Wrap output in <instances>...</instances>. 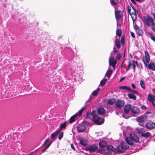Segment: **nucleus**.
Here are the masks:
<instances>
[{
  "mask_svg": "<svg viewBox=\"0 0 155 155\" xmlns=\"http://www.w3.org/2000/svg\"><path fill=\"white\" fill-rule=\"evenodd\" d=\"M86 108V107H83L78 111L79 113L78 114L79 117H80L82 115L83 111Z\"/></svg>",
  "mask_w": 155,
  "mask_h": 155,
  "instance_id": "obj_31",
  "label": "nucleus"
},
{
  "mask_svg": "<svg viewBox=\"0 0 155 155\" xmlns=\"http://www.w3.org/2000/svg\"><path fill=\"white\" fill-rule=\"evenodd\" d=\"M134 4L136 5V2L134 0H130Z\"/></svg>",
  "mask_w": 155,
  "mask_h": 155,
  "instance_id": "obj_62",
  "label": "nucleus"
},
{
  "mask_svg": "<svg viewBox=\"0 0 155 155\" xmlns=\"http://www.w3.org/2000/svg\"><path fill=\"white\" fill-rule=\"evenodd\" d=\"M120 42L122 45H123L124 43V36L123 35L121 36L120 38Z\"/></svg>",
  "mask_w": 155,
  "mask_h": 155,
  "instance_id": "obj_40",
  "label": "nucleus"
},
{
  "mask_svg": "<svg viewBox=\"0 0 155 155\" xmlns=\"http://www.w3.org/2000/svg\"><path fill=\"white\" fill-rule=\"evenodd\" d=\"M151 133L150 132H147L146 133L144 134H142L141 135L143 137H148L150 136Z\"/></svg>",
  "mask_w": 155,
  "mask_h": 155,
  "instance_id": "obj_29",
  "label": "nucleus"
},
{
  "mask_svg": "<svg viewBox=\"0 0 155 155\" xmlns=\"http://www.w3.org/2000/svg\"><path fill=\"white\" fill-rule=\"evenodd\" d=\"M131 65H132V64H131V62H130V61H129L128 63V68H130L131 67Z\"/></svg>",
  "mask_w": 155,
  "mask_h": 155,
  "instance_id": "obj_55",
  "label": "nucleus"
},
{
  "mask_svg": "<svg viewBox=\"0 0 155 155\" xmlns=\"http://www.w3.org/2000/svg\"><path fill=\"white\" fill-rule=\"evenodd\" d=\"M147 100L150 102H155V95H153L151 94H149L148 95Z\"/></svg>",
  "mask_w": 155,
  "mask_h": 155,
  "instance_id": "obj_15",
  "label": "nucleus"
},
{
  "mask_svg": "<svg viewBox=\"0 0 155 155\" xmlns=\"http://www.w3.org/2000/svg\"><path fill=\"white\" fill-rule=\"evenodd\" d=\"M151 15H153V17L154 18V19L155 20V13H151Z\"/></svg>",
  "mask_w": 155,
  "mask_h": 155,
  "instance_id": "obj_63",
  "label": "nucleus"
},
{
  "mask_svg": "<svg viewBox=\"0 0 155 155\" xmlns=\"http://www.w3.org/2000/svg\"><path fill=\"white\" fill-rule=\"evenodd\" d=\"M145 127L146 128L150 130L154 129L155 128V123L149 121L146 123Z\"/></svg>",
  "mask_w": 155,
  "mask_h": 155,
  "instance_id": "obj_8",
  "label": "nucleus"
},
{
  "mask_svg": "<svg viewBox=\"0 0 155 155\" xmlns=\"http://www.w3.org/2000/svg\"><path fill=\"white\" fill-rule=\"evenodd\" d=\"M127 8V9H128V13L130 15H131V7L130 6L128 5Z\"/></svg>",
  "mask_w": 155,
  "mask_h": 155,
  "instance_id": "obj_46",
  "label": "nucleus"
},
{
  "mask_svg": "<svg viewBox=\"0 0 155 155\" xmlns=\"http://www.w3.org/2000/svg\"><path fill=\"white\" fill-rule=\"evenodd\" d=\"M117 62V61L116 60L114 59V57H110L109 59V66H111L113 68H115Z\"/></svg>",
  "mask_w": 155,
  "mask_h": 155,
  "instance_id": "obj_9",
  "label": "nucleus"
},
{
  "mask_svg": "<svg viewBox=\"0 0 155 155\" xmlns=\"http://www.w3.org/2000/svg\"><path fill=\"white\" fill-rule=\"evenodd\" d=\"M125 78V77H122L120 79V80L119 81V82H121L123 80H124Z\"/></svg>",
  "mask_w": 155,
  "mask_h": 155,
  "instance_id": "obj_58",
  "label": "nucleus"
},
{
  "mask_svg": "<svg viewBox=\"0 0 155 155\" xmlns=\"http://www.w3.org/2000/svg\"><path fill=\"white\" fill-rule=\"evenodd\" d=\"M141 109L142 110H146L147 109V107L144 105H142V106L141 107Z\"/></svg>",
  "mask_w": 155,
  "mask_h": 155,
  "instance_id": "obj_50",
  "label": "nucleus"
},
{
  "mask_svg": "<svg viewBox=\"0 0 155 155\" xmlns=\"http://www.w3.org/2000/svg\"><path fill=\"white\" fill-rule=\"evenodd\" d=\"M78 114L76 113L72 116L69 119V123H71L72 122H74L76 118L78 116Z\"/></svg>",
  "mask_w": 155,
  "mask_h": 155,
  "instance_id": "obj_19",
  "label": "nucleus"
},
{
  "mask_svg": "<svg viewBox=\"0 0 155 155\" xmlns=\"http://www.w3.org/2000/svg\"><path fill=\"white\" fill-rule=\"evenodd\" d=\"M117 152H119L120 153H122L124 152L125 151V150L123 148V147L121 146H119L117 147Z\"/></svg>",
  "mask_w": 155,
  "mask_h": 155,
  "instance_id": "obj_22",
  "label": "nucleus"
},
{
  "mask_svg": "<svg viewBox=\"0 0 155 155\" xmlns=\"http://www.w3.org/2000/svg\"><path fill=\"white\" fill-rule=\"evenodd\" d=\"M118 0H111L112 3L114 5H116L118 3Z\"/></svg>",
  "mask_w": 155,
  "mask_h": 155,
  "instance_id": "obj_42",
  "label": "nucleus"
},
{
  "mask_svg": "<svg viewBox=\"0 0 155 155\" xmlns=\"http://www.w3.org/2000/svg\"><path fill=\"white\" fill-rule=\"evenodd\" d=\"M132 15L134 16H136V11H134L131 13V15Z\"/></svg>",
  "mask_w": 155,
  "mask_h": 155,
  "instance_id": "obj_51",
  "label": "nucleus"
},
{
  "mask_svg": "<svg viewBox=\"0 0 155 155\" xmlns=\"http://www.w3.org/2000/svg\"><path fill=\"white\" fill-rule=\"evenodd\" d=\"M124 101L121 99H118L115 102L116 107L118 108H120L124 106Z\"/></svg>",
  "mask_w": 155,
  "mask_h": 155,
  "instance_id": "obj_6",
  "label": "nucleus"
},
{
  "mask_svg": "<svg viewBox=\"0 0 155 155\" xmlns=\"http://www.w3.org/2000/svg\"><path fill=\"white\" fill-rule=\"evenodd\" d=\"M49 140L48 139H46L44 143V144L45 145H46L47 143L49 141Z\"/></svg>",
  "mask_w": 155,
  "mask_h": 155,
  "instance_id": "obj_56",
  "label": "nucleus"
},
{
  "mask_svg": "<svg viewBox=\"0 0 155 155\" xmlns=\"http://www.w3.org/2000/svg\"><path fill=\"white\" fill-rule=\"evenodd\" d=\"M131 112L132 114H138L140 112V110L137 106H133L131 107Z\"/></svg>",
  "mask_w": 155,
  "mask_h": 155,
  "instance_id": "obj_12",
  "label": "nucleus"
},
{
  "mask_svg": "<svg viewBox=\"0 0 155 155\" xmlns=\"http://www.w3.org/2000/svg\"><path fill=\"white\" fill-rule=\"evenodd\" d=\"M140 85L142 88L143 89H145V84L144 82L142 80L140 81Z\"/></svg>",
  "mask_w": 155,
  "mask_h": 155,
  "instance_id": "obj_39",
  "label": "nucleus"
},
{
  "mask_svg": "<svg viewBox=\"0 0 155 155\" xmlns=\"http://www.w3.org/2000/svg\"><path fill=\"white\" fill-rule=\"evenodd\" d=\"M83 124L86 126H88L90 125L89 122L87 121H84L83 122Z\"/></svg>",
  "mask_w": 155,
  "mask_h": 155,
  "instance_id": "obj_48",
  "label": "nucleus"
},
{
  "mask_svg": "<svg viewBox=\"0 0 155 155\" xmlns=\"http://www.w3.org/2000/svg\"><path fill=\"white\" fill-rule=\"evenodd\" d=\"M60 132L57 130L51 135V137L52 138H55V137Z\"/></svg>",
  "mask_w": 155,
  "mask_h": 155,
  "instance_id": "obj_27",
  "label": "nucleus"
},
{
  "mask_svg": "<svg viewBox=\"0 0 155 155\" xmlns=\"http://www.w3.org/2000/svg\"><path fill=\"white\" fill-rule=\"evenodd\" d=\"M126 142L129 145H132L134 144V141L137 143H139V139L136 134L131 133L129 137H127L125 139Z\"/></svg>",
  "mask_w": 155,
  "mask_h": 155,
  "instance_id": "obj_1",
  "label": "nucleus"
},
{
  "mask_svg": "<svg viewBox=\"0 0 155 155\" xmlns=\"http://www.w3.org/2000/svg\"><path fill=\"white\" fill-rule=\"evenodd\" d=\"M92 112L91 111H87L86 114L85 115V118L86 119H88L89 118V115H91Z\"/></svg>",
  "mask_w": 155,
  "mask_h": 155,
  "instance_id": "obj_41",
  "label": "nucleus"
},
{
  "mask_svg": "<svg viewBox=\"0 0 155 155\" xmlns=\"http://www.w3.org/2000/svg\"><path fill=\"white\" fill-rule=\"evenodd\" d=\"M80 143L81 145L84 146H86L87 144V140L83 139L81 140Z\"/></svg>",
  "mask_w": 155,
  "mask_h": 155,
  "instance_id": "obj_23",
  "label": "nucleus"
},
{
  "mask_svg": "<svg viewBox=\"0 0 155 155\" xmlns=\"http://www.w3.org/2000/svg\"><path fill=\"white\" fill-rule=\"evenodd\" d=\"M132 67L133 68H135L137 66V62L134 60L132 61Z\"/></svg>",
  "mask_w": 155,
  "mask_h": 155,
  "instance_id": "obj_38",
  "label": "nucleus"
},
{
  "mask_svg": "<svg viewBox=\"0 0 155 155\" xmlns=\"http://www.w3.org/2000/svg\"><path fill=\"white\" fill-rule=\"evenodd\" d=\"M121 56V54L120 53H118L117 54L116 57V58L118 60H120V58Z\"/></svg>",
  "mask_w": 155,
  "mask_h": 155,
  "instance_id": "obj_45",
  "label": "nucleus"
},
{
  "mask_svg": "<svg viewBox=\"0 0 155 155\" xmlns=\"http://www.w3.org/2000/svg\"><path fill=\"white\" fill-rule=\"evenodd\" d=\"M138 35V36H142L143 34V31L142 29H140L136 31Z\"/></svg>",
  "mask_w": 155,
  "mask_h": 155,
  "instance_id": "obj_33",
  "label": "nucleus"
},
{
  "mask_svg": "<svg viewBox=\"0 0 155 155\" xmlns=\"http://www.w3.org/2000/svg\"><path fill=\"white\" fill-rule=\"evenodd\" d=\"M66 125V122L63 123V124H61L59 128L57 129L60 132L63 129L65 128Z\"/></svg>",
  "mask_w": 155,
  "mask_h": 155,
  "instance_id": "obj_21",
  "label": "nucleus"
},
{
  "mask_svg": "<svg viewBox=\"0 0 155 155\" xmlns=\"http://www.w3.org/2000/svg\"><path fill=\"white\" fill-rule=\"evenodd\" d=\"M151 25H152L151 29L155 32V23L154 22Z\"/></svg>",
  "mask_w": 155,
  "mask_h": 155,
  "instance_id": "obj_44",
  "label": "nucleus"
},
{
  "mask_svg": "<svg viewBox=\"0 0 155 155\" xmlns=\"http://www.w3.org/2000/svg\"><path fill=\"white\" fill-rule=\"evenodd\" d=\"M116 34L119 37H120L121 35V30L120 29H117L116 31Z\"/></svg>",
  "mask_w": 155,
  "mask_h": 155,
  "instance_id": "obj_35",
  "label": "nucleus"
},
{
  "mask_svg": "<svg viewBox=\"0 0 155 155\" xmlns=\"http://www.w3.org/2000/svg\"><path fill=\"white\" fill-rule=\"evenodd\" d=\"M100 88H98L97 90L93 92L92 94V95L94 96H96L100 91Z\"/></svg>",
  "mask_w": 155,
  "mask_h": 155,
  "instance_id": "obj_30",
  "label": "nucleus"
},
{
  "mask_svg": "<svg viewBox=\"0 0 155 155\" xmlns=\"http://www.w3.org/2000/svg\"><path fill=\"white\" fill-rule=\"evenodd\" d=\"M71 148L74 150H75V149L74 148V145L73 144H71Z\"/></svg>",
  "mask_w": 155,
  "mask_h": 155,
  "instance_id": "obj_57",
  "label": "nucleus"
},
{
  "mask_svg": "<svg viewBox=\"0 0 155 155\" xmlns=\"http://www.w3.org/2000/svg\"><path fill=\"white\" fill-rule=\"evenodd\" d=\"M150 38L152 40L155 42V37H154L153 36H151L150 37Z\"/></svg>",
  "mask_w": 155,
  "mask_h": 155,
  "instance_id": "obj_54",
  "label": "nucleus"
},
{
  "mask_svg": "<svg viewBox=\"0 0 155 155\" xmlns=\"http://www.w3.org/2000/svg\"><path fill=\"white\" fill-rule=\"evenodd\" d=\"M150 69H152L153 71H155V68H149Z\"/></svg>",
  "mask_w": 155,
  "mask_h": 155,
  "instance_id": "obj_64",
  "label": "nucleus"
},
{
  "mask_svg": "<svg viewBox=\"0 0 155 155\" xmlns=\"http://www.w3.org/2000/svg\"><path fill=\"white\" fill-rule=\"evenodd\" d=\"M143 18L148 26H150L154 22L153 19L149 15H147V17L144 16Z\"/></svg>",
  "mask_w": 155,
  "mask_h": 155,
  "instance_id": "obj_5",
  "label": "nucleus"
},
{
  "mask_svg": "<svg viewBox=\"0 0 155 155\" xmlns=\"http://www.w3.org/2000/svg\"><path fill=\"white\" fill-rule=\"evenodd\" d=\"M107 145V142L104 140L101 141L99 143V147L102 148H104Z\"/></svg>",
  "mask_w": 155,
  "mask_h": 155,
  "instance_id": "obj_18",
  "label": "nucleus"
},
{
  "mask_svg": "<svg viewBox=\"0 0 155 155\" xmlns=\"http://www.w3.org/2000/svg\"><path fill=\"white\" fill-rule=\"evenodd\" d=\"M132 87L134 89H135L136 88V86H135V84H132Z\"/></svg>",
  "mask_w": 155,
  "mask_h": 155,
  "instance_id": "obj_59",
  "label": "nucleus"
},
{
  "mask_svg": "<svg viewBox=\"0 0 155 155\" xmlns=\"http://www.w3.org/2000/svg\"><path fill=\"white\" fill-rule=\"evenodd\" d=\"M91 115L92 116V121L96 124L98 125L103 124L104 122V120L101 117H100L96 114V110H93L92 112Z\"/></svg>",
  "mask_w": 155,
  "mask_h": 155,
  "instance_id": "obj_2",
  "label": "nucleus"
},
{
  "mask_svg": "<svg viewBox=\"0 0 155 155\" xmlns=\"http://www.w3.org/2000/svg\"><path fill=\"white\" fill-rule=\"evenodd\" d=\"M150 113V112H147L142 115L137 117L136 119V121L139 123H143L145 122L147 119V114Z\"/></svg>",
  "mask_w": 155,
  "mask_h": 155,
  "instance_id": "obj_4",
  "label": "nucleus"
},
{
  "mask_svg": "<svg viewBox=\"0 0 155 155\" xmlns=\"http://www.w3.org/2000/svg\"><path fill=\"white\" fill-rule=\"evenodd\" d=\"M77 130L79 132H83L85 130V127L84 125H81L77 127Z\"/></svg>",
  "mask_w": 155,
  "mask_h": 155,
  "instance_id": "obj_14",
  "label": "nucleus"
},
{
  "mask_svg": "<svg viewBox=\"0 0 155 155\" xmlns=\"http://www.w3.org/2000/svg\"><path fill=\"white\" fill-rule=\"evenodd\" d=\"M113 72L112 71L110 70H107L105 74L106 76L109 78Z\"/></svg>",
  "mask_w": 155,
  "mask_h": 155,
  "instance_id": "obj_28",
  "label": "nucleus"
},
{
  "mask_svg": "<svg viewBox=\"0 0 155 155\" xmlns=\"http://www.w3.org/2000/svg\"><path fill=\"white\" fill-rule=\"evenodd\" d=\"M97 112L100 114H103L105 113V110L103 108L100 107L98 108Z\"/></svg>",
  "mask_w": 155,
  "mask_h": 155,
  "instance_id": "obj_20",
  "label": "nucleus"
},
{
  "mask_svg": "<svg viewBox=\"0 0 155 155\" xmlns=\"http://www.w3.org/2000/svg\"><path fill=\"white\" fill-rule=\"evenodd\" d=\"M130 35L131 36L134 38H135V35L134 33L132 31L130 32Z\"/></svg>",
  "mask_w": 155,
  "mask_h": 155,
  "instance_id": "obj_53",
  "label": "nucleus"
},
{
  "mask_svg": "<svg viewBox=\"0 0 155 155\" xmlns=\"http://www.w3.org/2000/svg\"><path fill=\"white\" fill-rule=\"evenodd\" d=\"M128 97L130 99H132L133 100H135L136 99V96L133 94H128Z\"/></svg>",
  "mask_w": 155,
  "mask_h": 155,
  "instance_id": "obj_24",
  "label": "nucleus"
},
{
  "mask_svg": "<svg viewBox=\"0 0 155 155\" xmlns=\"http://www.w3.org/2000/svg\"><path fill=\"white\" fill-rule=\"evenodd\" d=\"M131 6L132 7V9L134 10V11H136V8H135V7L134 6H133V5H132Z\"/></svg>",
  "mask_w": 155,
  "mask_h": 155,
  "instance_id": "obj_61",
  "label": "nucleus"
},
{
  "mask_svg": "<svg viewBox=\"0 0 155 155\" xmlns=\"http://www.w3.org/2000/svg\"><path fill=\"white\" fill-rule=\"evenodd\" d=\"M144 53L145 56L143 57V61L144 64L146 66H147L148 68H155V63L153 62H151L149 64H147L150 61V58L147 51H145Z\"/></svg>",
  "mask_w": 155,
  "mask_h": 155,
  "instance_id": "obj_3",
  "label": "nucleus"
},
{
  "mask_svg": "<svg viewBox=\"0 0 155 155\" xmlns=\"http://www.w3.org/2000/svg\"><path fill=\"white\" fill-rule=\"evenodd\" d=\"M113 51L114 53H117L118 51V50H117L115 47L113 48Z\"/></svg>",
  "mask_w": 155,
  "mask_h": 155,
  "instance_id": "obj_52",
  "label": "nucleus"
},
{
  "mask_svg": "<svg viewBox=\"0 0 155 155\" xmlns=\"http://www.w3.org/2000/svg\"><path fill=\"white\" fill-rule=\"evenodd\" d=\"M119 88L120 89L127 90L129 91L131 90V88L127 86L120 87Z\"/></svg>",
  "mask_w": 155,
  "mask_h": 155,
  "instance_id": "obj_34",
  "label": "nucleus"
},
{
  "mask_svg": "<svg viewBox=\"0 0 155 155\" xmlns=\"http://www.w3.org/2000/svg\"><path fill=\"white\" fill-rule=\"evenodd\" d=\"M50 80L51 81H56L57 79V77L55 75H51Z\"/></svg>",
  "mask_w": 155,
  "mask_h": 155,
  "instance_id": "obj_36",
  "label": "nucleus"
},
{
  "mask_svg": "<svg viewBox=\"0 0 155 155\" xmlns=\"http://www.w3.org/2000/svg\"><path fill=\"white\" fill-rule=\"evenodd\" d=\"M10 97H14L17 95L18 94V88L17 87H14L10 93Z\"/></svg>",
  "mask_w": 155,
  "mask_h": 155,
  "instance_id": "obj_10",
  "label": "nucleus"
},
{
  "mask_svg": "<svg viewBox=\"0 0 155 155\" xmlns=\"http://www.w3.org/2000/svg\"><path fill=\"white\" fill-rule=\"evenodd\" d=\"M154 101H151L150 102L152 103L153 106V107H155V103H154Z\"/></svg>",
  "mask_w": 155,
  "mask_h": 155,
  "instance_id": "obj_60",
  "label": "nucleus"
},
{
  "mask_svg": "<svg viewBox=\"0 0 155 155\" xmlns=\"http://www.w3.org/2000/svg\"><path fill=\"white\" fill-rule=\"evenodd\" d=\"M115 38L116 39L115 41V45L118 49H120L121 47L120 40L119 39H117V36H116Z\"/></svg>",
  "mask_w": 155,
  "mask_h": 155,
  "instance_id": "obj_17",
  "label": "nucleus"
},
{
  "mask_svg": "<svg viewBox=\"0 0 155 155\" xmlns=\"http://www.w3.org/2000/svg\"><path fill=\"white\" fill-rule=\"evenodd\" d=\"M134 28L136 31L140 29L139 26L136 24H135L134 26Z\"/></svg>",
  "mask_w": 155,
  "mask_h": 155,
  "instance_id": "obj_47",
  "label": "nucleus"
},
{
  "mask_svg": "<svg viewBox=\"0 0 155 155\" xmlns=\"http://www.w3.org/2000/svg\"><path fill=\"white\" fill-rule=\"evenodd\" d=\"M52 142H51L50 143H49L42 150V152H45L46 150L49 147L51 144Z\"/></svg>",
  "mask_w": 155,
  "mask_h": 155,
  "instance_id": "obj_37",
  "label": "nucleus"
},
{
  "mask_svg": "<svg viewBox=\"0 0 155 155\" xmlns=\"http://www.w3.org/2000/svg\"><path fill=\"white\" fill-rule=\"evenodd\" d=\"M107 78H104L102 80V81H101L100 82V85L102 86H104L107 81Z\"/></svg>",
  "mask_w": 155,
  "mask_h": 155,
  "instance_id": "obj_32",
  "label": "nucleus"
},
{
  "mask_svg": "<svg viewBox=\"0 0 155 155\" xmlns=\"http://www.w3.org/2000/svg\"><path fill=\"white\" fill-rule=\"evenodd\" d=\"M131 105L130 104H126L124 108V111L125 113H129L130 110L131 111Z\"/></svg>",
  "mask_w": 155,
  "mask_h": 155,
  "instance_id": "obj_13",
  "label": "nucleus"
},
{
  "mask_svg": "<svg viewBox=\"0 0 155 155\" xmlns=\"http://www.w3.org/2000/svg\"><path fill=\"white\" fill-rule=\"evenodd\" d=\"M115 100V99L114 98L110 99L108 101L107 103L109 104L113 105L114 103H115L116 102Z\"/></svg>",
  "mask_w": 155,
  "mask_h": 155,
  "instance_id": "obj_25",
  "label": "nucleus"
},
{
  "mask_svg": "<svg viewBox=\"0 0 155 155\" xmlns=\"http://www.w3.org/2000/svg\"><path fill=\"white\" fill-rule=\"evenodd\" d=\"M130 91L131 92H132L134 93H135V94H139V93L137 92V91H135V90H132L131 89V90H130Z\"/></svg>",
  "mask_w": 155,
  "mask_h": 155,
  "instance_id": "obj_49",
  "label": "nucleus"
},
{
  "mask_svg": "<svg viewBox=\"0 0 155 155\" xmlns=\"http://www.w3.org/2000/svg\"><path fill=\"white\" fill-rule=\"evenodd\" d=\"M115 14L116 18L119 19L122 17L123 12L120 10H115Z\"/></svg>",
  "mask_w": 155,
  "mask_h": 155,
  "instance_id": "obj_11",
  "label": "nucleus"
},
{
  "mask_svg": "<svg viewBox=\"0 0 155 155\" xmlns=\"http://www.w3.org/2000/svg\"><path fill=\"white\" fill-rule=\"evenodd\" d=\"M64 135V133L63 132H61L59 134L58 137V139L61 140L62 138Z\"/></svg>",
  "mask_w": 155,
  "mask_h": 155,
  "instance_id": "obj_43",
  "label": "nucleus"
},
{
  "mask_svg": "<svg viewBox=\"0 0 155 155\" xmlns=\"http://www.w3.org/2000/svg\"><path fill=\"white\" fill-rule=\"evenodd\" d=\"M127 144H128L127 142L125 143L124 141L121 143L120 145L123 147V149L125 150L129 148V147Z\"/></svg>",
  "mask_w": 155,
  "mask_h": 155,
  "instance_id": "obj_16",
  "label": "nucleus"
},
{
  "mask_svg": "<svg viewBox=\"0 0 155 155\" xmlns=\"http://www.w3.org/2000/svg\"><path fill=\"white\" fill-rule=\"evenodd\" d=\"M87 151L90 152H94L97 150L98 147L95 144L87 146L86 148Z\"/></svg>",
  "mask_w": 155,
  "mask_h": 155,
  "instance_id": "obj_7",
  "label": "nucleus"
},
{
  "mask_svg": "<svg viewBox=\"0 0 155 155\" xmlns=\"http://www.w3.org/2000/svg\"><path fill=\"white\" fill-rule=\"evenodd\" d=\"M107 149L110 151H114L115 150V148L111 145L108 146L107 147Z\"/></svg>",
  "mask_w": 155,
  "mask_h": 155,
  "instance_id": "obj_26",
  "label": "nucleus"
}]
</instances>
